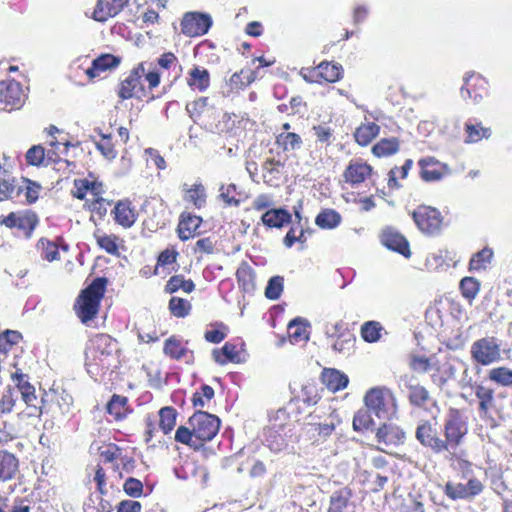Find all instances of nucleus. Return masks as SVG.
Masks as SVG:
<instances>
[{
    "label": "nucleus",
    "instance_id": "2f4dec72",
    "mask_svg": "<svg viewBox=\"0 0 512 512\" xmlns=\"http://www.w3.org/2000/svg\"><path fill=\"white\" fill-rule=\"evenodd\" d=\"M255 79L254 72L250 69L241 70L239 73L231 75L227 85L229 86L228 93L244 89L251 84Z\"/></svg>",
    "mask_w": 512,
    "mask_h": 512
},
{
    "label": "nucleus",
    "instance_id": "1a4fd4ad",
    "mask_svg": "<svg viewBox=\"0 0 512 512\" xmlns=\"http://www.w3.org/2000/svg\"><path fill=\"white\" fill-rule=\"evenodd\" d=\"M25 94L19 82L13 79L0 81V103L3 109L14 110L22 106Z\"/></svg>",
    "mask_w": 512,
    "mask_h": 512
},
{
    "label": "nucleus",
    "instance_id": "5701e85b",
    "mask_svg": "<svg viewBox=\"0 0 512 512\" xmlns=\"http://www.w3.org/2000/svg\"><path fill=\"white\" fill-rule=\"evenodd\" d=\"M119 63L120 60L117 57L105 54L93 60L92 66L87 69L86 74L90 78H95L100 76L101 72L117 67Z\"/></svg>",
    "mask_w": 512,
    "mask_h": 512
},
{
    "label": "nucleus",
    "instance_id": "ddd939ff",
    "mask_svg": "<svg viewBox=\"0 0 512 512\" xmlns=\"http://www.w3.org/2000/svg\"><path fill=\"white\" fill-rule=\"evenodd\" d=\"M416 438L423 446L430 448L436 454H440L446 449L437 430L429 422H424L417 427Z\"/></svg>",
    "mask_w": 512,
    "mask_h": 512
},
{
    "label": "nucleus",
    "instance_id": "4c0bfd02",
    "mask_svg": "<svg viewBox=\"0 0 512 512\" xmlns=\"http://www.w3.org/2000/svg\"><path fill=\"white\" fill-rule=\"evenodd\" d=\"M212 356L215 362L220 365H224L227 362H238L239 357L238 352L236 351V346L229 342H226L220 350L214 349Z\"/></svg>",
    "mask_w": 512,
    "mask_h": 512
},
{
    "label": "nucleus",
    "instance_id": "bb28decb",
    "mask_svg": "<svg viewBox=\"0 0 512 512\" xmlns=\"http://www.w3.org/2000/svg\"><path fill=\"white\" fill-rule=\"evenodd\" d=\"M421 178L426 182L438 181L442 178V172L438 162L431 157L419 161Z\"/></svg>",
    "mask_w": 512,
    "mask_h": 512
},
{
    "label": "nucleus",
    "instance_id": "052dcab7",
    "mask_svg": "<svg viewBox=\"0 0 512 512\" xmlns=\"http://www.w3.org/2000/svg\"><path fill=\"white\" fill-rule=\"evenodd\" d=\"M462 295L469 301L473 300L480 289V283L472 277H465L460 282Z\"/></svg>",
    "mask_w": 512,
    "mask_h": 512
},
{
    "label": "nucleus",
    "instance_id": "864d4df0",
    "mask_svg": "<svg viewBox=\"0 0 512 512\" xmlns=\"http://www.w3.org/2000/svg\"><path fill=\"white\" fill-rule=\"evenodd\" d=\"M169 310L173 316L184 318L190 313L191 304L186 299L172 297L169 301Z\"/></svg>",
    "mask_w": 512,
    "mask_h": 512
},
{
    "label": "nucleus",
    "instance_id": "e433bc0d",
    "mask_svg": "<svg viewBox=\"0 0 512 512\" xmlns=\"http://www.w3.org/2000/svg\"><path fill=\"white\" fill-rule=\"evenodd\" d=\"M341 222V215L334 209H324L316 217L315 223L322 229L336 228Z\"/></svg>",
    "mask_w": 512,
    "mask_h": 512
},
{
    "label": "nucleus",
    "instance_id": "3c124183",
    "mask_svg": "<svg viewBox=\"0 0 512 512\" xmlns=\"http://www.w3.org/2000/svg\"><path fill=\"white\" fill-rule=\"evenodd\" d=\"M371 413L368 408L358 410L353 418V429L355 431L371 429L374 424Z\"/></svg>",
    "mask_w": 512,
    "mask_h": 512
},
{
    "label": "nucleus",
    "instance_id": "7c9ffc66",
    "mask_svg": "<svg viewBox=\"0 0 512 512\" xmlns=\"http://www.w3.org/2000/svg\"><path fill=\"white\" fill-rule=\"evenodd\" d=\"M379 131L380 127L375 123L362 124L354 132L355 141L361 146H367Z\"/></svg>",
    "mask_w": 512,
    "mask_h": 512
},
{
    "label": "nucleus",
    "instance_id": "e2e57ef3",
    "mask_svg": "<svg viewBox=\"0 0 512 512\" xmlns=\"http://www.w3.org/2000/svg\"><path fill=\"white\" fill-rule=\"evenodd\" d=\"M123 490L128 496L139 498L143 493V484L140 480L129 477L123 484Z\"/></svg>",
    "mask_w": 512,
    "mask_h": 512
},
{
    "label": "nucleus",
    "instance_id": "49530a36",
    "mask_svg": "<svg viewBox=\"0 0 512 512\" xmlns=\"http://www.w3.org/2000/svg\"><path fill=\"white\" fill-rule=\"evenodd\" d=\"M493 257L492 249L485 247L476 254L473 255L469 262L470 270H483L486 269L487 265L491 262Z\"/></svg>",
    "mask_w": 512,
    "mask_h": 512
},
{
    "label": "nucleus",
    "instance_id": "79ce46f5",
    "mask_svg": "<svg viewBox=\"0 0 512 512\" xmlns=\"http://www.w3.org/2000/svg\"><path fill=\"white\" fill-rule=\"evenodd\" d=\"M127 398L114 394L107 404V412L114 416L116 420H120L127 413Z\"/></svg>",
    "mask_w": 512,
    "mask_h": 512
},
{
    "label": "nucleus",
    "instance_id": "f03ea898",
    "mask_svg": "<svg viewBox=\"0 0 512 512\" xmlns=\"http://www.w3.org/2000/svg\"><path fill=\"white\" fill-rule=\"evenodd\" d=\"M107 279L95 278L78 296L75 309L83 323L91 321L97 314L100 300L103 298Z\"/></svg>",
    "mask_w": 512,
    "mask_h": 512
},
{
    "label": "nucleus",
    "instance_id": "39448f33",
    "mask_svg": "<svg viewBox=\"0 0 512 512\" xmlns=\"http://www.w3.org/2000/svg\"><path fill=\"white\" fill-rule=\"evenodd\" d=\"M471 358L477 364L488 366L501 359V343L493 336L474 341L470 348Z\"/></svg>",
    "mask_w": 512,
    "mask_h": 512
},
{
    "label": "nucleus",
    "instance_id": "680f3d73",
    "mask_svg": "<svg viewBox=\"0 0 512 512\" xmlns=\"http://www.w3.org/2000/svg\"><path fill=\"white\" fill-rule=\"evenodd\" d=\"M46 153L41 145L32 146L26 153V161L33 166H39L45 163Z\"/></svg>",
    "mask_w": 512,
    "mask_h": 512
},
{
    "label": "nucleus",
    "instance_id": "c85d7f7f",
    "mask_svg": "<svg viewBox=\"0 0 512 512\" xmlns=\"http://www.w3.org/2000/svg\"><path fill=\"white\" fill-rule=\"evenodd\" d=\"M188 85L200 92L205 91L210 85V75L207 69L194 67L189 72Z\"/></svg>",
    "mask_w": 512,
    "mask_h": 512
},
{
    "label": "nucleus",
    "instance_id": "4be33fe9",
    "mask_svg": "<svg viewBox=\"0 0 512 512\" xmlns=\"http://www.w3.org/2000/svg\"><path fill=\"white\" fill-rule=\"evenodd\" d=\"M322 382L333 392L347 387L349 379L347 375L336 369H324L322 372Z\"/></svg>",
    "mask_w": 512,
    "mask_h": 512
},
{
    "label": "nucleus",
    "instance_id": "473e14b6",
    "mask_svg": "<svg viewBox=\"0 0 512 512\" xmlns=\"http://www.w3.org/2000/svg\"><path fill=\"white\" fill-rule=\"evenodd\" d=\"M399 140L395 137L384 138L372 147V153L377 157L391 156L399 151Z\"/></svg>",
    "mask_w": 512,
    "mask_h": 512
},
{
    "label": "nucleus",
    "instance_id": "6e6d98bb",
    "mask_svg": "<svg viewBox=\"0 0 512 512\" xmlns=\"http://www.w3.org/2000/svg\"><path fill=\"white\" fill-rule=\"evenodd\" d=\"M284 287V278L282 276H273L269 279L265 288V296L270 300L280 298Z\"/></svg>",
    "mask_w": 512,
    "mask_h": 512
},
{
    "label": "nucleus",
    "instance_id": "aec40b11",
    "mask_svg": "<svg viewBox=\"0 0 512 512\" xmlns=\"http://www.w3.org/2000/svg\"><path fill=\"white\" fill-rule=\"evenodd\" d=\"M262 223L270 228H282L291 223L292 215L283 208H274L266 211L261 217Z\"/></svg>",
    "mask_w": 512,
    "mask_h": 512
},
{
    "label": "nucleus",
    "instance_id": "423d86ee",
    "mask_svg": "<svg viewBox=\"0 0 512 512\" xmlns=\"http://www.w3.org/2000/svg\"><path fill=\"white\" fill-rule=\"evenodd\" d=\"M188 424L203 446L204 442L211 441L217 435L220 419L214 414L198 410L189 418Z\"/></svg>",
    "mask_w": 512,
    "mask_h": 512
},
{
    "label": "nucleus",
    "instance_id": "72a5a7b5",
    "mask_svg": "<svg viewBox=\"0 0 512 512\" xmlns=\"http://www.w3.org/2000/svg\"><path fill=\"white\" fill-rule=\"evenodd\" d=\"M18 401V391L12 386L5 387L0 392V414H10Z\"/></svg>",
    "mask_w": 512,
    "mask_h": 512
},
{
    "label": "nucleus",
    "instance_id": "c03bdc74",
    "mask_svg": "<svg viewBox=\"0 0 512 512\" xmlns=\"http://www.w3.org/2000/svg\"><path fill=\"white\" fill-rule=\"evenodd\" d=\"M159 426L164 432L168 434L171 432L176 424L177 411L175 408L167 406L163 407L159 411Z\"/></svg>",
    "mask_w": 512,
    "mask_h": 512
},
{
    "label": "nucleus",
    "instance_id": "dca6fc26",
    "mask_svg": "<svg viewBox=\"0 0 512 512\" xmlns=\"http://www.w3.org/2000/svg\"><path fill=\"white\" fill-rule=\"evenodd\" d=\"M48 393L53 394L50 396L51 398L48 399V405H51L53 411H55V413L50 412L54 418L58 415L67 416L70 414L73 405V397L71 394L64 389L60 391L58 389H50Z\"/></svg>",
    "mask_w": 512,
    "mask_h": 512
},
{
    "label": "nucleus",
    "instance_id": "f704fd0d",
    "mask_svg": "<svg viewBox=\"0 0 512 512\" xmlns=\"http://www.w3.org/2000/svg\"><path fill=\"white\" fill-rule=\"evenodd\" d=\"M188 185H183V191H185V200L192 202L193 205L200 209L206 203V191L201 183H196L192 188H187Z\"/></svg>",
    "mask_w": 512,
    "mask_h": 512
},
{
    "label": "nucleus",
    "instance_id": "c9c22d12",
    "mask_svg": "<svg viewBox=\"0 0 512 512\" xmlns=\"http://www.w3.org/2000/svg\"><path fill=\"white\" fill-rule=\"evenodd\" d=\"M318 75L327 82H336L342 77V66L327 61L321 62L317 66Z\"/></svg>",
    "mask_w": 512,
    "mask_h": 512
},
{
    "label": "nucleus",
    "instance_id": "338daca9",
    "mask_svg": "<svg viewBox=\"0 0 512 512\" xmlns=\"http://www.w3.org/2000/svg\"><path fill=\"white\" fill-rule=\"evenodd\" d=\"M475 76L474 72H468L464 76V85L460 89V94L464 99L471 98L473 99L474 103H479L482 98V93H474L472 94V90L469 88V81L471 78Z\"/></svg>",
    "mask_w": 512,
    "mask_h": 512
},
{
    "label": "nucleus",
    "instance_id": "69168bd1",
    "mask_svg": "<svg viewBox=\"0 0 512 512\" xmlns=\"http://www.w3.org/2000/svg\"><path fill=\"white\" fill-rule=\"evenodd\" d=\"M314 135L316 136L317 142L330 145L333 140L332 129L326 125L313 126L312 128Z\"/></svg>",
    "mask_w": 512,
    "mask_h": 512
},
{
    "label": "nucleus",
    "instance_id": "9d476101",
    "mask_svg": "<svg viewBox=\"0 0 512 512\" xmlns=\"http://www.w3.org/2000/svg\"><path fill=\"white\" fill-rule=\"evenodd\" d=\"M483 489L482 482L472 478L465 484L448 481L444 486L443 492L448 498L455 501L459 499H472L479 495Z\"/></svg>",
    "mask_w": 512,
    "mask_h": 512
},
{
    "label": "nucleus",
    "instance_id": "de8ad7c7",
    "mask_svg": "<svg viewBox=\"0 0 512 512\" xmlns=\"http://www.w3.org/2000/svg\"><path fill=\"white\" fill-rule=\"evenodd\" d=\"M175 440L195 449L202 447L201 441L196 439V436L194 435V429L190 426H180L176 431Z\"/></svg>",
    "mask_w": 512,
    "mask_h": 512
},
{
    "label": "nucleus",
    "instance_id": "0eeeda50",
    "mask_svg": "<svg viewBox=\"0 0 512 512\" xmlns=\"http://www.w3.org/2000/svg\"><path fill=\"white\" fill-rule=\"evenodd\" d=\"M445 439H442L446 449L451 456H454L455 449L460 445L462 438L466 434V427L457 412L452 413L444 423Z\"/></svg>",
    "mask_w": 512,
    "mask_h": 512
},
{
    "label": "nucleus",
    "instance_id": "58836bf2",
    "mask_svg": "<svg viewBox=\"0 0 512 512\" xmlns=\"http://www.w3.org/2000/svg\"><path fill=\"white\" fill-rule=\"evenodd\" d=\"M475 396L479 399V412L481 416H486L489 409L493 406L494 391L482 385L475 389Z\"/></svg>",
    "mask_w": 512,
    "mask_h": 512
},
{
    "label": "nucleus",
    "instance_id": "bf43d9fd",
    "mask_svg": "<svg viewBox=\"0 0 512 512\" xmlns=\"http://www.w3.org/2000/svg\"><path fill=\"white\" fill-rule=\"evenodd\" d=\"M3 184L4 185H0V192H4V194H11V196H7L6 199L22 203V200L20 199L21 190L16 186L15 180L10 179V175L8 173L3 174Z\"/></svg>",
    "mask_w": 512,
    "mask_h": 512
},
{
    "label": "nucleus",
    "instance_id": "a211bd4d",
    "mask_svg": "<svg viewBox=\"0 0 512 512\" xmlns=\"http://www.w3.org/2000/svg\"><path fill=\"white\" fill-rule=\"evenodd\" d=\"M202 218L190 213H182L177 227V233L182 241L189 240L195 236L196 230L200 227Z\"/></svg>",
    "mask_w": 512,
    "mask_h": 512
},
{
    "label": "nucleus",
    "instance_id": "393cba45",
    "mask_svg": "<svg viewBox=\"0 0 512 512\" xmlns=\"http://www.w3.org/2000/svg\"><path fill=\"white\" fill-rule=\"evenodd\" d=\"M18 459L9 452L0 451V480H11L18 471Z\"/></svg>",
    "mask_w": 512,
    "mask_h": 512
},
{
    "label": "nucleus",
    "instance_id": "5fc2aeb1",
    "mask_svg": "<svg viewBox=\"0 0 512 512\" xmlns=\"http://www.w3.org/2000/svg\"><path fill=\"white\" fill-rule=\"evenodd\" d=\"M163 351L166 355L176 360L183 358L188 352L175 337H170L165 341Z\"/></svg>",
    "mask_w": 512,
    "mask_h": 512
},
{
    "label": "nucleus",
    "instance_id": "f8f14e48",
    "mask_svg": "<svg viewBox=\"0 0 512 512\" xmlns=\"http://www.w3.org/2000/svg\"><path fill=\"white\" fill-rule=\"evenodd\" d=\"M0 223L9 228L22 230L29 237L35 229L38 219L36 214L31 211H25L24 213L11 212L8 216L2 218Z\"/></svg>",
    "mask_w": 512,
    "mask_h": 512
},
{
    "label": "nucleus",
    "instance_id": "f3484780",
    "mask_svg": "<svg viewBox=\"0 0 512 512\" xmlns=\"http://www.w3.org/2000/svg\"><path fill=\"white\" fill-rule=\"evenodd\" d=\"M383 245L388 249L398 252L406 258L410 257L411 252L407 239L392 229H387L382 234L381 239Z\"/></svg>",
    "mask_w": 512,
    "mask_h": 512
},
{
    "label": "nucleus",
    "instance_id": "0e129e2a",
    "mask_svg": "<svg viewBox=\"0 0 512 512\" xmlns=\"http://www.w3.org/2000/svg\"><path fill=\"white\" fill-rule=\"evenodd\" d=\"M97 244L109 254H117L118 246L116 244V237L113 235H99L95 234Z\"/></svg>",
    "mask_w": 512,
    "mask_h": 512
},
{
    "label": "nucleus",
    "instance_id": "f257e3e1",
    "mask_svg": "<svg viewBox=\"0 0 512 512\" xmlns=\"http://www.w3.org/2000/svg\"><path fill=\"white\" fill-rule=\"evenodd\" d=\"M15 384V390L18 391V396H21L22 401L27 407V414L30 417H40L44 413L53 411V407L48 405V399L51 398V393L44 391L41 395L36 394V388L29 382V376L16 371L11 376Z\"/></svg>",
    "mask_w": 512,
    "mask_h": 512
},
{
    "label": "nucleus",
    "instance_id": "09e8293b",
    "mask_svg": "<svg viewBox=\"0 0 512 512\" xmlns=\"http://www.w3.org/2000/svg\"><path fill=\"white\" fill-rule=\"evenodd\" d=\"M382 330L379 322L367 321L361 327V336L366 342L373 343L380 339Z\"/></svg>",
    "mask_w": 512,
    "mask_h": 512
},
{
    "label": "nucleus",
    "instance_id": "8fccbe9b",
    "mask_svg": "<svg viewBox=\"0 0 512 512\" xmlns=\"http://www.w3.org/2000/svg\"><path fill=\"white\" fill-rule=\"evenodd\" d=\"M306 332V324L301 318L293 319L288 325V333L293 343L307 339L308 336Z\"/></svg>",
    "mask_w": 512,
    "mask_h": 512
},
{
    "label": "nucleus",
    "instance_id": "774afa93",
    "mask_svg": "<svg viewBox=\"0 0 512 512\" xmlns=\"http://www.w3.org/2000/svg\"><path fill=\"white\" fill-rule=\"evenodd\" d=\"M207 105V98L201 97L195 101H192L186 105V111L189 116L196 122V117L200 116L204 108Z\"/></svg>",
    "mask_w": 512,
    "mask_h": 512
},
{
    "label": "nucleus",
    "instance_id": "7ed1b4c3",
    "mask_svg": "<svg viewBox=\"0 0 512 512\" xmlns=\"http://www.w3.org/2000/svg\"><path fill=\"white\" fill-rule=\"evenodd\" d=\"M288 414L285 409L276 412L275 421L268 428L266 441L271 450L279 452L286 449L289 443L296 440L293 432L294 425L291 423H277V420H286Z\"/></svg>",
    "mask_w": 512,
    "mask_h": 512
},
{
    "label": "nucleus",
    "instance_id": "6ab92c4d",
    "mask_svg": "<svg viewBox=\"0 0 512 512\" xmlns=\"http://www.w3.org/2000/svg\"><path fill=\"white\" fill-rule=\"evenodd\" d=\"M141 79L137 78V72H130L120 85L118 95L121 99H130L133 97L141 98L144 94V87Z\"/></svg>",
    "mask_w": 512,
    "mask_h": 512
},
{
    "label": "nucleus",
    "instance_id": "a19ab883",
    "mask_svg": "<svg viewBox=\"0 0 512 512\" xmlns=\"http://www.w3.org/2000/svg\"><path fill=\"white\" fill-rule=\"evenodd\" d=\"M182 289L186 293H191L195 289V284L192 280H186L182 275L172 276L166 286L165 292L172 294Z\"/></svg>",
    "mask_w": 512,
    "mask_h": 512
},
{
    "label": "nucleus",
    "instance_id": "603ef678",
    "mask_svg": "<svg viewBox=\"0 0 512 512\" xmlns=\"http://www.w3.org/2000/svg\"><path fill=\"white\" fill-rule=\"evenodd\" d=\"M489 379L502 386L512 385V370L507 367H496L489 371Z\"/></svg>",
    "mask_w": 512,
    "mask_h": 512
},
{
    "label": "nucleus",
    "instance_id": "c756f323",
    "mask_svg": "<svg viewBox=\"0 0 512 512\" xmlns=\"http://www.w3.org/2000/svg\"><path fill=\"white\" fill-rule=\"evenodd\" d=\"M114 213L116 222L123 227H131L136 221L129 202L119 201L114 208Z\"/></svg>",
    "mask_w": 512,
    "mask_h": 512
},
{
    "label": "nucleus",
    "instance_id": "20e7f679",
    "mask_svg": "<svg viewBox=\"0 0 512 512\" xmlns=\"http://www.w3.org/2000/svg\"><path fill=\"white\" fill-rule=\"evenodd\" d=\"M366 407L379 419H388L396 412L395 399L386 388H372L364 397Z\"/></svg>",
    "mask_w": 512,
    "mask_h": 512
},
{
    "label": "nucleus",
    "instance_id": "6e6552de",
    "mask_svg": "<svg viewBox=\"0 0 512 512\" xmlns=\"http://www.w3.org/2000/svg\"><path fill=\"white\" fill-rule=\"evenodd\" d=\"M412 217L423 233L435 234L440 230L442 217L436 208L421 205L413 211Z\"/></svg>",
    "mask_w": 512,
    "mask_h": 512
},
{
    "label": "nucleus",
    "instance_id": "13d9d810",
    "mask_svg": "<svg viewBox=\"0 0 512 512\" xmlns=\"http://www.w3.org/2000/svg\"><path fill=\"white\" fill-rule=\"evenodd\" d=\"M219 198L225 202L228 206L237 207L240 205V200L236 198L237 187L231 183L228 185L222 184L219 188Z\"/></svg>",
    "mask_w": 512,
    "mask_h": 512
},
{
    "label": "nucleus",
    "instance_id": "9b49d317",
    "mask_svg": "<svg viewBox=\"0 0 512 512\" xmlns=\"http://www.w3.org/2000/svg\"><path fill=\"white\" fill-rule=\"evenodd\" d=\"M212 26V18L208 14L188 12L181 22L182 33L189 36H201L206 34Z\"/></svg>",
    "mask_w": 512,
    "mask_h": 512
},
{
    "label": "nucleus",
    "instance_id": "a18cd8bd",
    "mask_svg": "<svg viewBox=\"0 0 512 512\" xmlns=\"http://www.w3.org/2000/svg\"><path fill=\"white\" fill-rule=\"evenodd\" d=\"M277 143L283 148L284 151H294L300 149L302 146L301 137L293 132H282L277 137Z\"/></svg>",
    "mask_w": 512,
    "mask_h": 512
},
{
    "label": "nucleus",
    "instance_id": "4468645a",
    "mask_svg": "<svg viewBox=\"0 0 512 512\" xmlns=\"http://www.w3.org/2000/svg\"><path fill=\"white\" fill-rule=\"evenodd\" d=\"M116 349L115 341L106 334H98L91 341L89 351L93 353V358L97 364L103 365L104 360L110 356Z\"/></svg>",
    "mask_w": 512,
    "mask_h": 512
},
{
    "label": "nucleus",
    "instance_id": "412c9836",
    "mask_svg": "<svg viewBox=\"0 0 512 512\" xmlns=\"http://www.w3.org/2000/svg\"><path fill=\"white\" fill-rule=\"evenodd\" d=\"M372 168L362 162H351L344 172L345 180L353 185L363 182L370 175Z\"/></svg>",
    "mask_w": 512,
    "mask_h": 512
},
{
    "label": "nucleus",
    "instance_id": "37998d69",
    "mask_svg": "<svg viewBox=\"0 0 512 512\" xmlns=\"http://www.w3.org/2000/svg\"><path fill=\"white\" fill-rule=\"evenodd\" d=\"M465 131L467 134L466 142L468 143H476L483 138L488 139L491 136L490 128L483 127L481 123H466Z\"/></svg>",
    "mask_w": 512,
    "mask_h": 512
},
{
    "label": "nucleus",
    "instance_id": "b1692460",
    "mask_svg": "<svg viewBox=\"0 0 512 512\" xmlns=\"http://www.w3.org/2000/svg\"><path fill=\"white\" fill-rule=\"evenodd\" d=\"M408 398L412 405L420 408L427 409L429 404L437 406V402L430 397L429 391L421 385L409 386Z\"/></svg>",
    "mask_w": 512,
    "mask_h": 512
},
{
    "label": "nucleus",
    "instance_id": "2eb2a0df",
    "mask_svg": "<svg viewBox=\"0 0 512 512\" xmlns=\"http://www.w3.org/2000/svg\"><path fill=\"white\" fill-rule=\"evenodd\" d=\"M129 3V0H98L93 12V19L105 22L118 15Z\"/></svg>",
    "mask_w": 512,
    "mask_h": 512
},
{
    "label": "nucleus",
    "instance_id": "a878e982",
    "mask_svg": "<svg viewBox=\"0 0 512 512\" xmlns=\"http://www.w3.org/2000/svg\"><path fill=\"white\" fill-rule=\"evenodd\" d=\"M351 497L352 491L348 487L334 491L330 496L328 512H344Z\"/></svg>",
    "mask_w": 512,
    "mask_h": 512
},
{
    "label": "nucleus",
    "instance_id": "ea45409f",
    "mask_svg": "<svg viewBox=\"0 0 512 512\" xmlns=\"http://www.w3.org/2000/svg\"><path fill=\"white\" fill-rule=\"evenodd\" d=\"M18 188L21 190L20 199L22 202L31 204L34 203L39 196L40 185L36 184L30 180L23 179L20 184H16Z\"/></svg>",
    "mask_w": 512,
    "mask_h": 512
},
{
    "label": "nucleus",
    "instance_id": "cd10ccee",
    "mask_svg": "<svg viewBox=\"0 0 512 512\" xmlns=\"http://www.w3.org/2000/svg\"><path fill=\"white\" fill-rule=\"evenodd\" d=\"M376 437L378 442L394 444L400 442L405 437V433L397 426L383 424L377 429Z\"/></svg>",
    "mask_w": 512,
    "mask_h": 512
},
{
    "label": "nucleus",
    "instance_id": "4d7b16f0",
    "mask_svg": "<svg viewBox=\"0 0 512 512\" xmlns=\"http://www.w3.org/2000/svg\"><path fill=\"white\" fill-rule=\"evenodd\" d=\"M354 343V335L347 330L345 333L339 334L332 347L335 351L345 354L352 350Z\"/></svg>",
    "mask_w": 512,
    "mask_h": 512
}]
</instances>
